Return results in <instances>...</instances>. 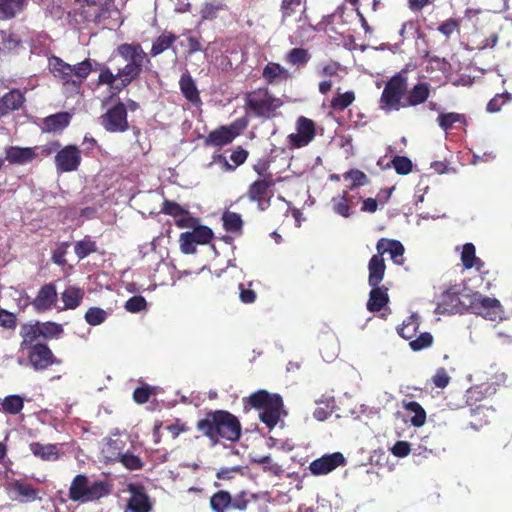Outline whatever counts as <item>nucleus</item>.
I'll list each match as a JSON object with an SVG mask.
<instances>
[{"mask_svg":"<svg viewBox=\"0 0 512 512\" xmlns=\"http://www.w3.org/2000/svg\"><path fill=\"white\" fill-rule=\"evenodd\" d=\"M461 119H462V116L460 114L450 112V113L440 114L438 117V123H439V126L443 130L447 131L448 129H450L452 127V125L454 123L459 122Z\"/></svg>","mask_w":512,"mask_h":512,"instance_id":"nucleus-57","label":"nucleus"},{"mask_svg":"<svg viewBox=\"0 0 512 512\" xmlns=\"http://www.w3.org/2000/svg\"><path fill=\"white\" fill-rule=\"evenodd\" d=\"M84 291L77 287H68L61 294L64 309H75L82 302Z\"/></svg>","mask_w":512,"mask_h":512,"instance_id":"nucleus-33","label":"nucleus"},{"mask_svg":"<svg viewBox=\"0 0 512 512\" xmlns=\"http://www.w3.org/2000/svg\"><path fill=\"white\" fill-rule=\"evenodd\" d=\"M430 93V85L428 83L420 82L416 84L407 95V102L403 104V107L406 106H417L419 104L424 103Z\"/></svg>","mask_w":512,"mask_h":512,"instance_id":"nucleus-27","label":"nucleus"},{"mask_svg":"<svg viewBox=\"0 0 512 512\" xmlns=\"http://www.w3.org/2000/svg\"><path fill=\"white\" fill-rule=\"evenodd\" d=\"M20 335L22 337L21 348L31 349L33 343L41 335L39 325L25 324L21 327Z\"/></svg>","mask_w":512,"mask_h":512,"instance_id":"nucleus-34","label":"nucleus"},{"mask_svg":"<svg viewBox=\"0 0 512 512\" xmlns=\"http://www.w3.org/2000/svg\"><path fill=\"white\" fill-rule=\"evenodd\" d=\"M95 62V60L87 58L72 66L58 57H52L49 59V68L55 77L79 88L91 71L95 70Z\"/></svg>","mask_w":512,"mask_h":512,"instance_id":"nucleus-3","label":"nucleus"},{"mask_svg":"<svg viewBox=\"0 0 512 512\" xmlns=\"http://www.w3.org/2000/svg\"><path fill=\"white\" fill-rule=\"evenodd\" d=\"M419 324L418 315L412 314L408 320L404 321L401 327L398 328V333L404 339L412 340L417 329L419 328Z\"/></svg>","mask_w":512,"mask_h":512,"instance_id":"nucleus-37","label":"nucleus"},{"mask_svg":"<svg viewBox=\"0 0 512 512\" xmlns=\"http://www.w3.org/2000/svg\"><path fill=\"white\" fill-rule=\"evenodd\" d=\"M109 313L100 307H90L85 313V321L91 326H98L104 323Z\"/></svg>","mask_w":512,"mask_h":512,"instance_id":"nucleus-38","label":"nucleus"},{"mask_svg":"<svg viewBox=\"0 0 512 512\" xmlns=\"http://www.w3.org/2000/svg\"><path fill=\"white\" fill-rule=\"evenodd\" d=\"M377 251L378 254L381 256L384 253H389L391 259L393 262L397 265H402L404 262L403 254H404V246L401 244V242L397 240H387V239H380L377 242Z\"/></svg>","mask_w":512,"mask_h":512,"instance_id":"nucleus-20","label":"nucleus"},{"mask_svg":"<svg viewBox=\"0 0 512 512\" xmlns=\"http://www.w3.org/2000/svg\"><path fill=\"white\" fill-rule=\"evenodd\" d=\"M225 8V4L221 0H209L201 9V17L206 20L214 19L218 12Z\"/></svg>","mask_w":512,"mask_h":512,"instance_id":"nucleus-41","label":"nucleus"},{"mask_svg":"<svg viewBox=\"0 0 512 512\" xmlns=\"http://www.w3.org/2000/svg\"><path fill=\"white\" fill-rule=\"evenodd\" d=\"M385 262L384 259L378 254L373 255L368 263V284L371 287L378 286L385 275Z\"/></svg>","mask_w":512,"mask_h":512,"instance_id":"nucleus-23","label":"nucleus"},{"mask_svg":"<svg viewBox=\"0 0 512 512\" xmlns=\"http://www.w3.org/2000/svg\"><path fill=\"white\" fill-rule=\"evenodd\" d=\"M0 326L4 328H12L15 326V317L12 313L0 309Z\"/></svg>","mask_w":512,"mask_h":512,"instance_id":"nucleus-63","label":"nucleus"},{"mask_svg":"<svg viewBox=\"0 0 512 512\" xmlns=\"http://www.w3.org/2000/svg\"><path fill=\"white\" fill-rule=\"evenodd\" d=\"M180 89L183 95L192 103L200 102L199 92L189 73H184L179 81Z\"/></svg>","mask_w":512,"mask_h":512,"instance_id":"nucleus-31","label":"nucleus"},{"mask_svg":"<svg viewBox=\"0 0 512 512\" xmlns=\"http://www.w3.org/2000/svg\"><path fill=\"white\" fill-rule=\"evenodd\" d=\"M177 37L171 32L162 33L153 43L151 48V55L157 56L167 50L175 41Z\"/></svg>","mask_w":512,"mask_h":512,"instance_id":"nucleus-36","label":"nucleus"},{"mask_svg":"<svg viewBox=\"0 0 512 512\" xmlns=\"http://www.w3.org/2000/svg\"><path fill=\"white\" fill-rule=\"evenodd\" d=\"M231 504V496L226 491L215 493L210 499V505L215 512H224Z\"/></svg>","mask_w":512,"mask_h":512,"instance_id":"nucleus-40","label":"nucleus"},{"mask_svg":"<svg viewBox=\"0 0 512 512\" xmlns=\"http://www.w3.org/2000/svg\"><path fill=\"white\" fill-rule=\"evenodd\" d=\"M345 462L346 460L342 453L334 452L312 461L309 465V470L313 475H325L344 465Z\"/></svg>","mask_w":512,"mask_h":512,"instance_id":"nucleus-14","label":"nucleus"},{"mask_svg":"<svg viewBox=\"0 0 512 512\" xmlns=\"http://www.w3.org/2000/svg\"><path fill=\"white\" fill-rule=\"evenodd\" d=\"M345 180L350 181V185L347 186L348 192L353 190L355 187L364 186L368 184V178L365 173L360 170H351L343 175Z\"/></svg>","mask_w":512,"mask_h":512,"instance_id":"nucleus-42","label":"nucleus"},{"mask_svg":"<svg viewBox=\"0 0 512 512\" xmlns=\"http://www.w3.org/2000/svg\"><path fill=\"white\" fill-rule=\"evenodd\" d=\"M465 309L489 320L500 318L501 305L495 298H489L476 292L463 297Z\"/></svg>","mask_w":512,"mask_h":512,"instance_id":"nucleus-7","label":"nucleus"},{"mask_svg":"<svg viewBox=\"0 0 512 512\" xmlns=\"http://www.w3.org/2000/svg\"><path fill=\"white\" fill-rule=\"evenodd\" d=\"M433 342V337L430 333L424 332L419 337L410 341V347L414 351H419L429 347Z\"/></svg>","mask_w":512,"mask_h":512,"instance_id":"nucleus-56","label":"nucleus"},{"mask_svg":"<svg viewBox=\"0 0 512 512\" xmlns=\"http://www.w3.org/2000/svg\"><path fill=\"white\" fill-rule=\"evenodd\" d=\"M180 248L184 254H193L196 250V241L189 236V232L180 235Z\"/></svg>","mask_w":512,"mask_h":512,"instance_id":"nucleus-58","label":"nucleus"},{"mask_svg":"<svg viewBox=\"0 0 512 512\" xmlns=\"http://www.w3.org/2000/svg\"><path fill=\"white\" fill-rule=\"evenodd\" d=\"M38 325L41 335L45 338H58L63 333V327L54 322H45Z\"/></svg>","mask_w":512,"mask_h":512,"instance_id":"nucleus-46","label":"nucleus"},{"mask_svg":"<svg viewBox=\"0 0 512 512\" xmlns=\"http://www.w3.org/2000/svg\"><path fill=\"white\" fill-rule=\"evenodd\" d=\"M71 115L66 112H60L50 115L44 119V129L48 132H57L68 126Z\"/></svg>","mask_w":512,"mask_h":512,"instance_id":"nucleus-30","label":"nucleus"},{"mask_svg":"<svg viewBox=\"0 0 512 512\" xmlns=\"http://www.w3.org/2000/svg\"><path fill=\"white\" fill-rule=\"evenodd\" d=\"M100 125L110 133H122L128 130L126 106L119 102L99 118Z\"/></svg>","mask_w":512,"mask_h":512,"instance_id":"nucleus-9","label":"nucleus"},{"mask_svg":"<svg viewBox=\"0 0 512 512\" xmlns=\"http://www.w3.org/2000/svg\"><path fill=\"white\" fill-rule=\"evenodd\" d=\"M246 103L249 110L257 117L272 118L276 110L283 105L281 98L274 96L268 89L260 88L247 94Z\"/></svg>","mask_w":512,"mask_h":512,"instance_id":"nucleus-6","label":"nucleus"},{"mask_svg":"<svg viewBox=\"0 0 512 512\" xmlns=\"http://www.w3.org/2000/svg\"><path fill=\"white\" fill-rule=\"evenodd\" d=\"M301 6V0H283L281 5L282 21H285L288 17L293 16L298 10L301 9Z\"/></svg>","mask_w":512,"mask_h":512,"instance_id":"nucleus-52","label":"nucleus"},{"mask_svg":"<svg viewBox=\"0 0 512 512\" xmlns=\"http://www.w3.org/2000/svg\"><path fill=\"white\" fill-rule=\"evenodd\" d=\"M189 236L196 241L197 244H206L213 236V232L206 226H198L193 231L189 232Z\"/></svg>","mask_w":512,"mask_h":512,"instance_id":"nucleus-50","label":"nucleus"},{"mask_svg":"<svg viewBox=\"0 0 512 512\" xmlns=\"http://www.w3.org/2000/svg\"><path fill=\"white\" fill-rule=\"evenodd\" d=\"M239 297L240 300L245 304H250L255 302L256 300V293L252 289L245 288L243 284L239 285Z\"/></svg>","mask_w":512,"mask_h":512,"instance_id":"nucleus-61","label":"nucleus"},{"mask_svg":"<svg viewBox=\"0 0 512 512\" xmlns=\"http://www.w3.org/2000/svg\"><path fill=\"white\" fill-rule=\"evenodd\" d=\"M467 294L459 296L450 290L445 291L441 295V301L438 303L436 313H462L465 309L463 297Z\"/></svg>","mask_w":512,"mask_h":512,"instance_id":"nucleus-15","label":"nucleus"},{"mask_svg":"<svg viewBox=\"0 0 512 512\" xmlns=\"http://www.w3.org/2000/svg\"><path fill=\"white\" fill-rule=\"evenodd\" d=\"M28 357L30 364L36 370L45 369L54 362L51 350L44 344L33 345Z\"/></svg>","mask_w":512,"mask_h":512,"instance_id":"nucleus-16","label":"nucleus"},{"mask_svg":"<svg viewBox=\"0 0 512 512\" xmlns=\"http://www.w3.org/2000/svg\"><path fill=\"white\" fill-rule=\"evenodd\" d=\"M263 77L269 84H277L289 79L291 74L283 66L269 62L263 69Z\"/></svg>","mask_w":512,"mask_h":512,"instance_id":"nucleus-25","label":"nucleus"},{"mask_svg":"<svg viewBox=\"0 0 512 512\" xmlns=\"http://www.w3.org/2000/svg\"><path fill=\"white\" fill-rule=\"evenodd\" d=\"M121 462L127 469L136 470L142 467L140 458L128 450L117 460Z\"/></svg>","mask_w":512,"mask_h":512,"instance_id":"nucleus-55","label":"nucleus"},{"mask_svg":"<svg viewBox=\"0 0 512 512\" xmlns=\"http://www.w3.org/2000/svg\"><path fill=\"white\" fill-rule=\"evenodd\" d=\"M56 168L60 172H71L78 169L81 163V154L78 147L68 145L55 156Z\"/></svg>","mask_w":512,"mask_h":512,"instance_id":"nucleus-13","label":"nucleus"},{"mask_svg":"<svg viewBox=\"0 0 512 512\" xmlns=\"http://www.w3.org/2000/svg\"><path fill=\"white\" fill-rule=\"evenodd\" d=\"M110 492L103 481H90L85 475H77L70 486L69 495L73 501L90 502L100 499Z\"/></svg>","mask_w":512,"mask_h":512,"instance_id":"nucleus-5","label":"nucleus"},{"mask_svg":"<svg viewBox=\"0 0 512 512\" xmlns=\"http://www.w3.org/2000/svg\"><path fill=\"white\" fill-rule=\"evenodd\" d=\"M407 78L402 75L392 77L381 95V107L386 111L399 110L403 107L401 100L407 92Z\"/></svg>","mask_w":512,"mask_h":512,"instance_id":"nucleus-8","label":"nucleus"},{"mask_svg":"<svg viewBox=\"0 0 512 512\" xmlns=\"http://www.w3.org/2000/svg\"><path fill=\"white\" fill-rule=\"evenodd\" d=\"M354 99L355 96L352 91H348L343 94H338V96L331 101V106L335 110H344L345 108L352 104Z\"/></svg>","mask_w":512,"mask_h":512,"instance_id":"nucleus-51","label":"nucleus"},{"mask_svg":"<svg viewBox=\"0 0 512 512\" xmlns=\"http://www.w3.org/2000/svg\"><path fill=\"white\" fill-rule=\"evenodd\" d=\"M457 28V21L455 19H448L438 27V30L448 38L456 31Z\"/></svg>","mask_w":512,"mask_h":512,"instance_id":"nucleus-60","label":"nucleus"},{"mask_svg":"<svg viewBox=\"0 0 512 512\" xmlns=\"http://www.w3.org/2000/svg\"><path fill=\"white\" fill-rule=\"evenodd\" d=\"M249 403L251 406L261 410L259 417L268 428L272 429L278 423L283 406L279 395L259 390L249 397Z\"/></svg>","mask_w":512,"mask_h":512,"instance_id":"nucleus-4","label":"nucleus"},{"mask_svg":"<svg viewBox=\"0 0 512 512\" xmlns=\"http://www.w3.org/2000/svg\"><path fill=\"white\" fill-rule=\"evenodd\" d=\"M150 396V389L148 387H139L136 388L133 393V398L135 402L139 404H143L147 402L148 398Z\"/></svg>","mask_w":512,"mask_h":512,"instance_id":"nucleus-64","label":"nucleus"},{"mask_svg":"<svg viewBox=\"0 0 512 512\" xmlns=\"http://www.w3.org/2000/svg\"><path fill=\"white\" fill-rule=\"evenodd\" d=\"M147 302L142 296H133L125 303V309L131 313H138L146 309Z\"/></svg>","mask_w":512,"mask_h":512,"instance_id":"nucleus-54","label":"nucleus"},{"mask_svg":"<svg viewBox=\"0 0 512 512\" xmlns=\"http://www.w3.org/2000/svg\"><path fill=\"white\" fill-rule=\"evenodd\" d=\"M389 301L388 289L384 286L372 287L369 293V299L367 302V309L370 312L380 311Z\"/></svg>","mask_w":512,"mask_h":512,"instance_id":"nucleus-24","label":"nucleus"},{"mask_svg":"<svg viewBox=\"0 0 512 512\" xmlns=\"http://www.w3.org/2000/svg\"><path fill=\"white\" fill-rule=\"evenodd\" d=\"M224 227L228 231L236 232L242 228L241 216L234 212H225L223 214Z\"/></svg>","mask_w":512,"mask_h":512,"instance_id":"nucleus-47","label":"nucleus"},{"mask_svg":"<svg viewBox=\"0 0 512 512\" xmlns=\"http://www.w3.org/2000/svg\"><path fill=\"white\" fill-rule=\"evenodd\" d=\"M57 300V292L53 284L44 285L38 292L33 301V306L37 311L50 309Z\"/></svg>","mask_w":512,"mask_h":512,"instance_id":"nucleus-21","label":"nucleus"},{"mask_svg":"<svg viewBox=\"0 0 512 512\" xmlns=\"http://www.w3.org/2000/svg\"><path fill=\"white\" fill-rule=\"evenodd\" d=\"M3 487L9 499L12 501L29 503L40 500L38 496L39 490L27 482L16 479L6 480Z\"/></svg>","mask_w":512,"mask_h":512,"instance_id":"nucleus-10","label":"nucleus"},{"mask_svg":"<svg viewBox=\"0 0 512 512\" xmlns=\"http://www.w3.org/2000/svg\"><path fill=\"white\" fill-rule=\"evenodd\" d=\"M314 137V122L304 116H301L296 122V133L288 135V143L293 148H301L308 145Z\"/></svg>","mask_w":512,"mask_h":512,"instance_id":"nucleus-12","label":"nucleus"},{"mask_svg":"<svg viewBox=\"0 0 512 512\" xmlns=\"http://www.w3.org/2000/svg\"><path fill=\"white\" fill-rule=\"evenodd\" d=\"M23 399L19 395L7 396L3 402V409L10 414H17L23 409Z\"/></svg>","mask_w":512,"mask_h":512,"instance_id":"nucleus-45","label":"nucleus"},{"mask_svg":"<svg viewBox=\"0 0 512 512\" xmlns=\"http://www.w3.org/2000/svg\"><path fill=\"white\" fill-rule=\"evenodd\" d=\"M354 198L348 193V190H344L341 195L332 198L333 211L343 217H349L352 214L350 208L355 205Z\"/></svg>","mask_w":512,"mask_h":512,"instance_id":"nucleus-26","label":"nucleus"},{"mask_svg":"<svg viewBox=\"0 0 512 512\" xmlns=\"http://www.w3.org/2000/svg\"><path fill=\"white\" fill-rule=\"evenodd\" d=\"M310 59V55L306 49L293 48L286 55V61L292 65H305Z\"/></svg>","mask_w":512,"mask_h":512,"instance_id":"nucleus-43","label":"nucleus"},{"mask_svg":"<svg viewBox=\"0 0 512 512\" xmlns=\"http://www.w3.org/2000/svg\"><path fill=\"white\" fill-rule=\"evenodd\" d=\"M61 448V444H41L39 442L30 444L31 452L43 461L58 460L62 454Z\"/></svg>","mask_w":512,"mask_h":512,"instance_id":"nucleus-22","label":"nucleus"},{"mask_svg":"<svg viewBox=\"0 0 512 512\" xmlns=\"http://www.w3.org/2000/svg\"><path fill=\"white\" fill-rule=\"evenodd\" d=\"M129 491L131 493V497L128 501L130 512H150L152 504L143 489L135 485H130Z\"/></svg>","mask_w":512,"mask_h":512,"instance_id":"nucleus-18","label":"nucleus"},{"mask_svg":"<svg viewBox=\"0 0 512 512\" xmlns=\"http://www.w3.org/2000/svg\"><path fill=\"white\" fill-rule=\"evenodd\" d=\"M234 138L235 133L231 129L221 127L209 133L205 140V144L211 146H224L231 143Z\"/></svg>","mask_w":512,"mask_h":512,"instance_id":"nucleus-28","label":"nucleus"},{"mask_svg":"<svg viewBox=\"0 0 512 512\" xmlns=\"http://www.w3.org/2000/svg\"><path fill=\"white\" fill-rule=\"evenodd\" d=\"M25 0H0V18L10 19L19 13Z\"/></svg>","mask_w":512,"mask_h":512,"instance_id":"nucleus-35","label":"nucleus"},{"mask_svg":"<svg viewBox=\"0 0 512 512\" xmlns=\"http://www.w3.org/2000/svg\"><path fill=\"white\" fill-rule=\"evenodd\" d=\"M404 409L411 414V424L415 427H421L426 422V412L422 408V406L416 401H404L403 402Z\"/></svg>","mask_w":512,"mask_h":512,"instance_id":"nucleus-32","label":"nucleus"},{"mask_svg":"<svg viewBox=\"0 0 512 512\" xmlns=\"http://www.w3.org/2000/svg\"><path fill=\"white\" fill-rule=\"evenodd\" d=\"M461 260L468 269L472 267L479 269L478 265L481 264V260L475 255V246L472 243H466L463 246Z\"/></svg>","mask_w":512,"mask_h":512,"instance_id":"nucleus-39","label":"nucleus"},{"mask_svg":"<svg viewBox=\"0 0 512 512\" xmlns=\"http://www.w3.org/2000/svg\"><path fill=\"white\" fill-rule=\"evenodd\" d=\"M50 151L44 147L9 146L5 149V159L14 165H26L40 155H48Z\"/></svg>","mask_w":512,"mask_h":512,"instance_id":"nucleus-11","label":"nucleus"},{"mask_svg":"<svg viewBox=\"0 0 512 512\" xmlns=\"http://www.w3.org/2000/svg\"><path fill=\"white\" fill-rule=\"evenodd\" d=\"M126 442V435L115 434L106 440L102 452L107 459L116 461L124 454Z\"/></svg>","mask_w":512,"mask_h":512,"instance_id":"nucleus-19","label":"nucleus"},{"mask_svg":"<svg viewBox=\"0 0 512 512\" xmlns=\"http://www.w3.org/2000/svg\"><path fill=\"white\" fill-rule=\"evenodd\" d=\"M392 453L397 457H405L410 452V445L405 441H398L391 449Z\"/></svg>","mask_w":512,"mask_h":512,"instance_id":"nucleus-62","label":"nucleus"},{"mask_svg":"<svg viewBox=\"0 0 512 512\" xmlns=\"http://www.w3.org/2000/svg\"><path fill=\"white\" fill-rule=\"evenodd\" d=\"M392 164L398 174L406 175L412 170V162L405 156H395Z\"/></svg>","mask_w":512,"mask_h":512,"instance_id":"nucleus-53","label":"nucleus"},{"mask_svg":"<svg viewBox=\"0 0 512 512\" xmlns=\"http://www.w3.org/2000/svg\"><path fill=\"white\" fill-rule=\"evenodd\" d=\"M449 381L450 377L444 368L438 369L436 374L433 376V383L438 388H445L449 384Z\"/></svg>","mask_w":512,"mask_h":512,"instance_id":"nucleus-59","label":"nucleus"},{"mask_svg":"<svg viewBox=\"0 0 512 512\" xmlns=\"http://www.w3.org/2000/svg\"><path fill=\"white\" fill-rule=\"evenodd\" d=\"M2 101L7 111L16 110L23 104L24 97L19 90H12L3 96Z\"/></svg>","mask_w":512,"mask_h":512,"instance_id":"nucleus-44","label":"nucleus"},{"mask_svg":"<svg viewBox=\"0 0 512 512\" xmlns=\"http://www.w3.org/2000/svg\"><path fill=\"white\" fill-rule=\"evenodd\" d=\"M196 427L213 444L218 443L219 438L234 442L241 435V425L237 417L222 410L208 413L205 418L197 422Z\"/></svg>","mask_w":512,"mask_h":512,"instance_id":"nucleus-1","label":"nucleus"},{"mask_svg":"<svg viewBox=\"0 0 512 512\" xmlns=\"http://www.w3.org/2000/svg\"><path fill=\"white\" fill-rule=\"evenodd\" d=\"M96 250V245L93 241L88 238H85L81 241L75 243L74 251L79 259H83L88 256L90 253Z\"/></svg>","mask_w":512,"mask_h":512,"instance_id":"nucleus-49","label":"nucleus"},{"mask_svg":"<svg viewBox=\"0 0 512 512\" xmlns=\"http://www.w3.org/2000/svg\"><path fill=\"white\" fill-rule=\"evenodd\" d=\"M117 54L125 62V65L118 69V77L121 87H126L141 74L143 67L150 63V60L140 44H121L117 48Z\"/></svg>","mask_w":512,"mask_h":512,"instance_id":"nucleus-2","label":"nucleus"},{"mask_svg":"<svg viewBox=\"0 0 512 512\" xmlns=\"http://www.w3.org/2000/svg\"><path fill=\"white\" fill-rule=\"evenodd\" d=\"M273 185L270 179H259L253 182L247 191V197L252 202H258V208L265 210L269 202L266 204L263 202L266 197L269 188Z\"/></svg>","mask_w":512,"mask_h":512,"instance_id":"nucleus-17","label":"nucleus"},{"mask_svg":"<svg viewBox=\"0 0 512 512\" xmlns=\"http://www.w3.org/2000/svg\"><path fill=\"white\" fill-rule=\"evenodd\" d=\"M512 100V94L509 92H504L501 94L495 95L494 98H492L488 104H487V111L490 113H495L501 110V107L506 103Z\"/></svg>","mask_w":512,"mask_h":512,"instance_id":"nucleus-48","label":"nucleus"},{"mask_svg":"<svg viewBox=\"0 0 512 512\" xmlns=\"http://www.w3.org/2000/svg\"><path fill=\"white\" fill-rule=\"evenodd\" d=\"M95 70L100 71L98 78L99 84H107L111 89L116 91H120L123 88L121 87V81H119L118 72L114 74L109 67L98 62H95Z\"/></svg>","mask_w":512,"mask_h":512,"instance_id":"nucleus-29","label":"nucleus"}]
</instances>
